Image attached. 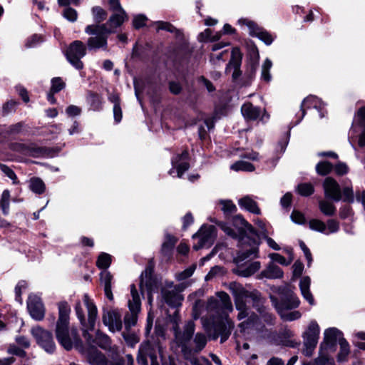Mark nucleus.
Listing matches in <instances>:
<instances>
[{
    "instance_id": "f257e3e1",
    "label": "nucleus",
    "mask_w": 365,
    "mask_h": 365,
    "mask_svg": "<svg viewBox=\"0 0 365 365\" xmlns=\"http://www.w3.org/2000/svg\"><path fill=\"white\" fill-rule=\"evenodd\" d=\"M83 303L87 309L88 320L86 321L85 318L83 306L80 302H76L75 306V312L82 326L84 338L88 341V343L94 341L100 347L105 349H108L110 346V339L108 336L98 330L96 333L95 340H92L91 336L88 333V331L93 330L95 327L98 315L96 306L90 299L88 294H84Z\"/></svg>"
},
{
    "instance_id": "f03ea898",
    "label": "nucleus",
    "mask_w": 365,
    "mask_h": 365,
    "mask_svg": "<svg viewBox=\"0 0 365 365\" xmlns=\"http://www.w3.org/2000/svg\"><path fill=\"white\" fill-rule=\"evenodd\" d=\"M232 293L235 297V304L236 309L239 311L237 319L242 320L249 317L247 321L240 324V327L242 331L252 327L258 320L255 314L249 316L247 304L250 302L252 298V294L245 290L242 286L234 284L230 285Z\"/></svg>"
},
{
    "instance_id": "7ed1b4c3",
    "label": "nucleus",
    "mask_w": 365,
    "mask_h": 365,
    "mask_svg": "<svg viewBox=\"0 0 365 365\" xmlns=\"http://www.w3.org/2000/svg\"><path fill=\"white\" fill-rule=\"evenodd\" d=\"M85 32L88 35L94 36L90 37L87 41V45L89 49H106L108 35L113 33L112 29H108L106 24H92L88 25L85 29Z\"/></svg>"
},
{
    "instance_id": "20e7f679",
    "label": "nucleus",
    "mask_w": 365,
    "mask_h": 365,
    "mask_svg": "<svg viewBox=\"0 0 365 365\" xmlns=\"http://www.w3.org/2000/svg\"><path fill=\"white\" fill-rule=\"evenodd\" d=\"M69 324H65L58 329V326L56 327V336L58 343L66 350H71L74 346H77L81 339L76 328L69 329Z\"/></svg>"
},
{
    "instance_id": "39448f33",
    "label": "nucleus",
    "mask_w": 365,
    "mask_h": 365,
    "mask_svg": "<svg viewBox=\"0 0 365 365\" xmlns=\"http://www.w3.org/2000/svg\"><path fill=\"white\" fill-rule=\"evenodd\" d=\"M130 293L132 299L128 302L130 313L126 314L124 317L125 328L128 331L135 326L138 321V314L140 311V299L135 284L130 285Z\"/></svg>"
},
{
    "instance_id": "423d86ee",
    "label": "nucleus",
    "mask_w": 365,
    "mask_h": 365,
    "mask_svg": "<svg viewBox=\"0 0 365 365\" xmlns=\"http://www.w3.org/2000/svg\"><path fill=\"white\" fill-rule=\"evenodd\" d=\"M320 328L316 321H312L304 333L303 334L304 345L305 346L303 350L304 355L307 356H312L319 339Z\"/></svg>"
},
{
    "instance_id": "0eeeda50",
    "label": "nucleus",
    "mask_w": 365,
    "mask_h": 365,
    "mask_svg": "<svg viewBox=\"0 0 365 365\" xmlns=\"http://www.w3.org/2000/svg\"><path fill=\"white\" fill-rule=\"evenodd\" d=\"M86 54V48L84 43L78 40L72 42L66 53L67 60L73 67L78 70L83 68V63L81 58Z\"/></svg>"
},
{
    "instance_id": "6e6552de",
    "label": "nucleus",
    "mask_w": 365,
    "mask_h": 365,
    "mask_svg": "<svg viewBox=\"0 0 365 365\" xmlns=\"http://www.w3.org/2000/svg\"><path fill=\"white\" fill-rule=\"evenodd\" d=\"M183 290L182 285H173L170 282L162 289L161 293L165 302L170 307H178L182 304L183 296L180 292Z\"/></svg>"
},
{
    "instance_id": "1a4fd4ad",
    "label": "nucleus",
    "mask_w": 365,
    "mask_h": 365,
    "mask_svg": "<svg viewBox=\"0 0 365 365\" xmlns=\"http://www.w3.org/2000/svg\"><path fill=\"white\" fill-rule=\"evenodd\" d=\"M31 333L37 343L48 353H53L56 349L55 343L51 332L39 326L31 329Z\"/></svg>"
},
{
    "instance_id": "9d476101",
    "label": "nucleus",
    "mask_w": 365,
    "mask_h": 365,
    "mask_svg": "<svg viewBox=\"0 0 365 365\" xmlns=\"http://www.w3.org/2000/svg\"><path fill=\"white\" fill-rule=\"evenodd\" d=\"M207 310L219 313L222 310L232 311V304L229 295L220 292L217 293V298L210 297L207 304Z\"/></svg>"
},
{
    "instance_id": "9b49d317",
    "label": "nucleus",
    "mask_w": 365,
    "mask_h": 365,
    "mask_svg": "<svg viewBox=\"0 0 365 365\" xmlns=\"http://www.w3.org/2000/svg\"><path fill=\"white\" fill-rule=\"evenodd\" d=\"M199 238V243L193 246V249L198 250L200 248L209 247L216 237L215 227L212 225L203 226L193 237Z\"/></svg>"
},
{
    "instance_id": "f8f14e48",
    "label": "nucleus",
    "mask_w": 365,
    "mask_h": 365,
    "mask_svg": "<svg viewBox=\"0 0 365 365\" xmlns=\"http://www.w3.org/2000/svg\"><path fill=\"white\" fill-rule=\"evenodd\" d=\"M234 222L235 223L239 222L242 227L237 229V231H235L230 226L225 222L219 223L220 227L229 236L232 238H235L238 236V235H242V232L245 231H248L250 233L255 234V229L249 222H247L242 216L237 215L234 217Z\"/></svg>"
},
{
    "instance_id": "ddd939ff",
    "label": "nucleus",
    "mask_w": 365,
    "mask_h": 365,
    "mask_svg": "<svg viewBox=\"0 0 365 365\" xmlns=\"http://www.w3.org/2000/svg\"><path fill=\"white\" fill-rule=\"evenodd\" d=\"M322 187L326 198L335 202H339L342 199L340 185L333 178H326L323 181Z\"/></svg>"
},
{
    "instance_id": "4468645a",
    "label": "nucleus",
    "mask_w": 365,
    "mask_h": 365,
    "mask_svg": "<svg viewBox=\"0 0 365 365\" xmlns=\"http://www.w3.org/2000/svg\"><path fill=\"white\" fill-rule=\"evenodd\" d=\"M27 307L31 317L34 319L41 321L44 318L45 308L38 296L31 294L27 302Z\"/></svg>"
},
{
    "instance_id": "2eb2a0df",
    "label": "nucleus",
    "mask_w": 365,
    "mask_h": 365,
    "mask_svg": "<svg viewBox=\"0 0 365 365\" xmlns=\"http://www.w3.org/2000/svg\"><path fill=\"white\" fill-rule=\"evenodd\" d=\"M102 321L112 332L119 331L122 329L121 315L117 310H109L103 314Z\"/></svg>"
},
{
    "instance_id": "dca6fc26",
    "label": "nucleus",
    "mask_w": 365,
    "mask_h": 365,
    "mask_svg": "<svg viewBox=\"0 0 365 365\" xmlns=\"http://www.w3.org/2000/svg\"><path fill=\"white\" fill-rule=\"evenodd\" d=\"M239 24L247 26L250 29V34L256 36L264 42L265 44L270 45L272 43L274 40L272 36L267 31L259 28L252 21L247 19H241L239 20Z\"/></svg>"
},
{
    "instance_id": "f3484780",
    "label": "nucleus",
    "mask_w": 365,
    "mask_h": 365,
    "mask_svg": "<svg viewBox=\"0 0 365 365\" xmlns=\"http://www.w3.org/2000/svg\"><path fill=\"white\" fill-rule=\"evenodd\" d=\"M241 112L243 117L247 120H256L257 119L264 120L268 118L265 110H262L258 107L254 106L252 103L247 102L242 105Z\"/></svg>"
},
{
    "instance_id": "a211bd4d",
    "label": "nucleus",
    "mask_w": 365,
    "mask_h": 365,
    "mask_svg": "<svg viewBox=\"0 0 365 365\" xmlns=\"http://www.w3.org/2000/svg\"><path fill=\"white\" fill-rule=\"evenodd\" d=\"M300 304L299 297L292 291H289L287 296L281 299V302L276 305L277 312L282 309L291 310L298 307Z\"/></svg>"
},
{
    "instance_id": "6ab92c4d",
    "label": "nucleus",
    "mask_w": 365,
    "mask_h": 365,
    "mask_svg": "<svg viewBox=\"0 0 365 365\" xmlns=\"http://www.w3.org/2000/svg\"><path fill=\"white\" fill-rule=\"evenodd\" d=\"M242 61V54L240 49L237 47L233 48L232 50V58L229 64L227 66L226 71L230 72L233 69L232 78H237L240 76V66Z\"/></svg>"
},
{
    "instance_id": "aec40b11",
    "label": "nucleus",
    "mask_w": 365,
    "mask_h": 365,
    "mask_svg": "<svg viewBox=\"0 0 365 365\" xmlns=\"http://www.w3.org/2000/svg\"><path fill=\"white\" fill-rule=\"evenodd\" d=\"M188 158L187 151H183L180 155H177L172 160L173 167L177 169V176L181 178L184 172L188 170L189 164L187 162Z\"/></svg>"
},
{
    "instance_id": "412c9836",
    "label": "nucleus",
    "mask_w": 365,
    "mask_h": 365,
    "mask_svg": "<svg viewBox=\"0 0 365 365\" xmlns=\"http://www.w3.org/2000/svg\"><path fill=\"white\" fill-rule=\"evenodd\" d=\"M261 267L260 262L255 261L245 264L238 265L234 272L241 277H247L257 272Z\"/></svg>"
},
{
    "instance_id": "4be33fe9",
    "label": "nucleus",
    "mask_w": 365,
    "mask_h": 365,
    "mask_svg": "<svg viewBox=\"0 0 365 365\" xmlns=\"http://www.w3.org/2000/svg\"><path fill=\"white\" fill-rule=\"evenodd\" d=\"M58 319L56 326H58V329H61L62 326L69 324V314L71 312V307L68 302L63 301L58 303Z\"/></svg>"
},
{
    "instance_id": "5701e85b",
    "label": "nucleus",
    "mask_w": 365,
    "mask_h": 365,
    "mask_svg": "<svg viewBox=\"0 0 365 365\" xmlns=\"http://www.w3.org/2000/svg\"><path fill=\"white\" fill-rule=\"evenodd\" d=\"M311 279L308 276L303 277L299 282V289L303 298L308 302V303L313 306L314 305V299L310 292Z\"/></svg>"
},
{
    "instance_id": "b1692460",
    "label": "nucleus",
    "mask_w": 365,
    "mask_h": 365,
    "mask_svg": "<svg viewBox=\"0 0 365 365\" xmlns=\"http://www.w3.org/2000/svg\"><path fill=\"white\" fill-rule=\"evenodd\" d=\"M147 356H150L153 361L156 356L151 351V344L148 342H143L139 347L137 361L140 365H148Z\"/></svg>"
},
{
    "instance_id": "393cba45",
    "label": "nucleus",
    "mask_w": 365,
    "mask_h": 365,
    "mask_svg": "<svg viewBox=\"0 0 365 365\" xmlns=\"http://www.w3.org/2000/svg\"><path fill=\"white\" fill-rule=\"evenodd\" d=\"M128 20V15L125 11L113 13L107 21V29H112L113 33L115 29L120 26L125 21Z\"/></svg>"
},
{
    "instance_id": "a878e982",
    "label": "nucleus",
    "mask_w": 365,
    "mask_h": 365,
    "mask_svg": "<svg viewBox=\"0 0 365 365\" xmlns=\"http://www.w3.org/2000/svg\"><path fill=\"white\" fill-rule=\"evenodd\" d=\"M341 339H344L342 337V333L338 329L331 327L327 329L324 333V344L326 346H332L335 345L337 340L339 341Z\"/></svg>"
},
{
    "instance_id": "bb28decb",
    "label": "nucleus",
    "mask_w": 365,
    "mask_h": 365,
    "mask_svg": "<svg viewBox=\"0 0 365 365\" xmlns=\"http://www.w3.org/2000/svg\"><path fill=\"white\" fill-rule=\"evenodd\" d=\"M238 204L242 209L255 215H260L261 210L258 207L256 201H255L250 196H245L238 200Z\"/></svg>"
},
{
    "instance_id": "cd10ccee",
    "label": "nucleus",
    "mask_w": 365,
    "mask_h": 365,
    "mask_svg": "<svg viewBox=\"0 0 365 365\" xmlns=\"http://www.w3.org/2000/svg\"><path fill=\"white\" fill-rule=\"evenodd\" d=\"M113 277L110 273L106 270H104L100 274L101 284L103 286L104 292L106 297L112 301L113 300V295L111 290V282Z\"/></svg>"
},
{
    "instance_id": "c85d7f7f",
    "label": "nucleus",
    "mask_w": 365,
    "mask_h": 365,
    "mask_svg": "<svg viewBox=\"0 0 365 365\" xmlns=\"http://www.w3.org/2000/svg\"><path fill=\"white\" fill-rule=\"evenodd\" d=\"M261 275L269 279H280L283 277V271L279 267L270 262L261 272Z\"/></svg>"
},
{
    "instance_id": "c756f323",
    "label": "nucleus",
    "mask_w": 365,
    "mask_h": 365,
    "mask_svg": "<svg viewBox=\"0 0 365 365\" xmlns=\"http://www.w3.org/2000/svg\"><path fill=\"white\" fill-rule=\"evenodd\" d=\"M301 108L302 110V117L305 113V108H315L322 109L323 108V103L320 99L316 96H309L306 98L302 103Z\"/></svg>"
},
{
    "instance_id": "7c9ffc66",
    "label": "nucleus",
    "mask_w": 365,
    "mask_h": 365,
    "mask_svg": "<svg viewBox=\"0 0 365 365\" xmlns=\"http://www.w3.org/2000/svg\"><path fill=\"white\" fill-rule=\"evenodd\" d=\"M88 360L92 365H105L106 364V357L100 351L96 349H92L91 351L87 353Z\"/></svg>"
},
{
    "instance_id": "2f4dec72",
    "label": "nucleus",
    "mask_w": 365,
    "mask_h": 365,
    "mask_svg": "<svg viewBox=\"0 0 365 365\" xmlns=\"http://www.w3.org/2000/svg\"><path fill=\"white\" fill-rule=\"evenodd\" d=\"M319 208L322 213L327 216H333L336 211V208L333 202L326 200L319 201Z\"/></svg>"
},
{
    "instance_id": "473e14b6",
    "label": "nucleus",
    "mask_w": 365,
    "mask_h": 365,
    "mask_svg": "<svg viewBox=\"0 0 365 365\" xmlns=\"http://www.w3.org/2000/svg\"><path fill=\"white\" fill-rule=\"evenodd\" d=\"M29 188L36 194H42L45 191L46 186L41 179L32 178L29 180Z\"/></svg>"
},
{
    "instance_id": "72a5a7b5",
    "label": "nucleus",
    "mask_w": 365,
    "mask_h": 365,
    "mask_svg": "<svg viewBox=\"0 0 365 365\" xmlns=\"http://www.w3.org/2000/svg\"><path fill=\"white\" fill-rule=\"evenodd\" d=\"M258 248L256 246L251 247L249 249L245 248L238 253L235 260L237 263H240L246 258L253 255L255 257L257 256Z\"/></svg>"
},
{
    "instance_id": "f704fd0d",
    "label": "nucleus",
    "mask_w": 365,
    "mask_h": 365,
    "mask_svg": "<svg viewBox=\"0 0 365 365\" xmlns=\"http://www.w3.org/2000/svg\"><path fill=\"white\" fill-rule=\"evenodd\" d=\"M94 21L98 24L103 21L107 17V12L102 7L96 6L91 9Z\"/></svg>"
},
{
    "instance_id": "c9c22d12",
    "label": "nucleus",
    "mask_w": 365,
    "mask_h": 365,
    "mask_svg": "<svg viewBox=\"0 0 365 365\" xmlns=\"http://www.w3.org/2000/svg\"><path fill=\"white\" fill-rule=\"evenodd\" d=\"M278 313L283 320L289 322L299 319L302 317L299 311L284 310L281 309V311Z\"/></svg>"
},
{
    "instance_id": "e433bc0d",
    "label": "nucleus",
    "mask_w": 365,
    "mask_h": 365,
    "mask_svg": "<svg viewBox=\"0 0 365 365\" xmlns=\"http://www.w3.org/2000/svg\"><path fill=\"white\" fill-rule=\"evenodd\" d=\"M230 168L235 171H247V172H252L255 170V166L251 164L250 163L245 162V161H237L235 163H233Z\"/></svg>"
},
{
    "instance_id": "4c0bfd02",
    "label": "nucleus",
    "mask_w": 365,
    "mask_h": 365,
    "mask_svg": "<svg viewBox=\"0 0 365 365\" xmlns=\"http://www.w3.org/2000/svg\"><path fill=\"white\" fill-rule=\"evenodd\" d=\"M194 352L198 353L204 349L207 344V339L205 334L197 333L194 338Z\"/></svg>"
},
{
    "instance_id": "58836bf2",
    "label": "nucleus",
    "mask_w": 365,
    "mask_h": 365,
    "mask_svg": "<svg viewBox=\"0 0 365 365\" xmlns=\"http://www.w3.org/2000/svg\"><path fill=\"white\" fill-rule=\"evenodd\" d=\"M0 205H1L3 214L4 215H8L9 213V205H10V192L8 190H5L2 192Z\"/></svg>"
},
{
    "instance_id": "ea45409f",
    "label": "nucleus",
    "mask_w": 365,
    "mask_h": 365,
    "mask_svg": "<svg viewBox=\"0 0 365 365\" xmlns=\"http://www.w3.org/2000/svg\"><path fill=\"white\" fill-rule=\"evenodd\" d=\"M333 169V165L328 161L319 162L316 165V171L320 175H327L331 173Z\"/></svg>"
},
{
    "instance_id": "a19ab883",
    "label": "nucleus",
    "mask_w": 365,
    "mask_h": 365,
    "mask_svg": "<svg viewBox=\"0 0 365 365\" xmlns=\"http://www.w3.org/2000/svg\"><path fill=\"white\" fill-rule=\"evenodd\" d=\"M195 331V324L192 321H189L185 326L182 335V341L187 342L192 338Z\"/></svg>"
},
{
    "instance_id": "79ce46f5",
    "label": "nucleus",
    "mask_w": 365,
    "mask_h": 365,
    "mask_svg": "<svg viewBox=\"0 0 365 365\" xmlns=\"http://www.w3.org/2000/svg\"><path fill=\"white\" fill-rule=\"evenodd\" d=\"M272 66V63L268 58H267L264 61V62L263 63L262 66L261 78L267 82L270 81V80L272 78V76L269 73V71H270Z\"/></svg>"
},
{
    "instance_id": "37998d69",
    "label": "nucleus",
    "mask_w": 365,
    "mask_h": 365,
    "mask_svg": "<svg viewBox=\"0 0 365 365\" xmlns=\"http://www.w3.org/2000/svg\"><path fill=\"white\" fill-rule=\"evenodd\" d=\"M309 227L311 230L324 234L326 232V224L318 219H312L309 222Z\"/></svg>"
},
{
    "instance_id": "c03bdc74",
    "label": "nucleus",
    "mask_w": 365,
    "mask_h": 365,
    "mask_svg": "<svg viewBox=\"0 0 365 365\" xmlns=\"http://www.w3.org/2000/svg\"><path fill=\"white\" fill-rule=\"evenodd\" d=\"M340 351L338 354V360L340 361H344L349 354V345L344 339H341L339 341Z\"/></svg>"
},
{
    "instance_id": "a18cd8bd",
    "label": "nucleus",
    "mask_w": 365,
    "mask_h": 365,
    "mask_svg": "<svg viewBox=\"0 0 365 365\" xmlns=\"http://www.w3.org/2000/svg\"><path fill=\"white\" fill-rule=\"evenodd\" d=\"M111 263V256L107 253H101L96 262V265L101 269H107Z\"/></svg>"
},
{
    "instance_id": "49530a36",
    "label": "nucleus",
    "mask_w": 365,
    "mask_h": 365,
    "mask_svg": "<svg viewBox=\"0 0 365 365\" xmlns=\"http://www.w3.org/2000/svg\"><path fill=\"white\" fill-rule=\"evenodd\" d=\"M269 257L273 261L278 262L279 264L284 265V266H288L292 262L294 259V257H289L288 259H286L282 255L278 254V253H270L269 255Z\"/></svg>"
},
{
    "instance_id": "de8ad7c7",
    "label": "nucleus",
    "mask_w": 365,
    "mask_h": 365,
    "mask_svg": "<svg viewBox=\"0 0 365 365\" xmlns=\"http://www.w3.org/2000/svg\"><path fill=\"white\" fill-rule=\"evenodd\" d=\"M219 204L222 205L221 210L225 214H231L237 211V207L230 200H221Z\"/></svg>"
},
{
    "instance_id": "09e8293b",
    "label": "nucleus",
    "mask_w": 365,
    "mask_h": 365,
    "mask_svg": "<svg viewBox=\"0 0 365 365\" xmlns=\"http://www.w3.org/2000/svg\"><path fill=\"white\" fill-rule=\"evenodd\" d=\"M122 335L127 344L131 347H133L136 344L139 342L140 339L138 336L134 332H129V330L123 332Z\"/></svg>"
},
{
    "instance_id": "8fccbe9b",
    "label": "nucleus",
    "mask_w": 365,
    "mask_h": 365,
    "mask_svg": "<svg viewBox=\"0 0 365 365\" xmlns=\"http://www.w3.org/2000/svg\"><path fill=\"white\" fill-rule=\"evenodd\" d=\"M177 240L170 235H166L165 241L162 245V251L165 253L170 252L175 246Z\"/></svg>"
},
{
    "instance_id": "3c124183",
    "label": "nucleus",
    "mask_w": 365,
    "mask_h": 365,
    "mask_svg": "<svg viewBox=\"0 0 365 365\" xmlns=\"http://www.w3.org/2000/svg\"><path fill=\"white\" fill-rule=\"evenodd\" d=\"M325 235L336 233L339 230V222L334 219H329L327 221Z\"/></svg>"
},
{
    "instance_id": "603ef678",
    "label": "nucleus",
    "mask_w": 365,
    "mask_h": 365,
    "mask_svg": "<svg viewBox=\"0 0 365 365\" xmlns=\"http://www.w3.org/2000/svg\"><path fill=\"white\" fill-rule=\"evenodd\" d=\"M299 193L302 196H309L314 191V186L311 183H302L297 187Z\"/></svg>"
},
{
    "instance_id": "864d4df0",
    "label": "nucleus",
    "mask_w": 365,
    "mask_h": 365,
    "mask_svg": "<svg viewBox=\"0 0 365 365\" xmlns=\"http://www.w3.org/2000/svg\"><path fill=\"white\" fill-rule=\"evenodd\" d=\"M304 365H334V361L327 356L321 355L313 362L307 363Z\"/></svg>"
},
{
    "instance_id": "5fc2aeb1",
    "label": "nucleus",
    "mask_w": 365,
    "mask_h": 365,
    "mask_svg": "<svg viewBox=\"0 0 365 365\" xmlns=\"http://www.w3.org/2000/svg\"><path fill=\"white\" fill-rule=\"evenodd\" d=\"M153 24L156 26V30L158 31L160 30H165L170 33H174L176 31V29L168 22L159 21L154 22Z\"/></svg>"
},
{
    "instance_id": "6e6d98bb",
    "label": "nucleus",
    "mask_w": 365,
    "mask_h": 365,
    "mask_svg": "<svg viewBox=\"0 0 365 365\" xmlns=\"http://www.w3.org/2000/svg\"><path fill=\"white\" fill-rule=\"evenodd\" d=\"M0 169L8 178H9L13 181L14 184L19 183L16 175L9 167L4 164H0Z\"/></svg>"
},
{
    "instance_id": "4d7b16f0",
    "label": "nucleus",
    "mask_w": 365,
    "mask_h": 365,
    "mask_svg": "<svg viewBox=\"0 0 365 365\" xmlns=\"http://www.w3.org/2000/svg\"><path fill=\"white\" fill-rule=\"evenodd\" d=\"M65 86V83L61 78H53L51 81V92L53 93H58Z\"/></svg>"
},
{
    "instance_id": "13d9d810",
    "label": "nucleus",
    "mask_w": 365,
    "mask_h": 365,
    "mask_svg": "<svg viewBox=\"0 0 365 365\" xmlns=\"http://www.w3.org/2000/svg\"><path fill=\"white\" fill-rule=\"evenodd\" d=\"M196 266L195 264L190 266V267L187 268L184 271L178 273L176 275V278L178 280L181 281L186 279L187 278L190 277L192 275L195 270Z\"/></svg>"
},
{
    "instance_id": "bf43d9fd",
    "label": "nucleus",
    "mask_w": 365,
    "mask_h": 365,
    "mask_svg": "<svg viewBox=\"0 0 365 365\" xmlns=\"http://www.w3.org/2000/svg\"><path fill=\"white\" fill-rule=\"evenodd\" d=\"M343 195V200L348 202H353L354 191L351 187H346L341 191V195Z\"/></svg>"
},
{
    "instance_id": "052dcab7",
    "label": "nucleus",
    "mask_w": 365,
    "mask_h": 365,
    "mask_svg": "<svg viewBox=\"0 0 365 365\" xmlns=\"http://www.w3.org/2000/svg\"><path fill=\"white\" fill-rule=\"evenodd\" d=\"M63 16L68 21L74 22L77 19L78 14L74 9L68 7L63 11Z\"/></svg>"
},
{
    "instance_id": "680f3d73",
    "label": "nucleus",
    "mask_w": 365,
    "mask_h": 365,
    "mask_svg": "<svg viewBox=\"0 0 365 365\" xmlns=\"http://www.w3.org/2000/svg\"><path fill=\"white\" fill-rule=\"evenodd\" d=\"M147 17L144 15L140 14L134 16L133 25L135 29H140L145 25Z\"/></svg>"
},
{
    "instance_id": "e2e57ef3",
    "label": "nucleus",
    "mask_w": 365,
    "mask_h": 365,
    "mask_svg": "<svg viewBox=\"0 0 365 365\" xmlns=\"http://www.w3.org/2000/svg\"><path fill=\"white\" fill-rule=\"evenodd\" d=\"M261 238L264 239L267 242V244L268 245V246L270 248H272V250H280V247L279 246V245L272 238L269 237L268 236V233L265 232V231L262 232V237Z\"/></svg>"
},
{
    "instance_id": "0e129e2a",
    "label": "nucleus",
    "mask_w": 365,
    "mask_h": 365,
    "mask_svg": "<svg viewBox=\"0 0 365 365\" xmlns=\"http://www.w3.org/2000/svg\"><path fill=\"white\" fill-rule=\"evenodd\" d=\"M334 171L338 175H344L349 172V167L344 163H339L334 166Z\"/></svg>"
},
{
    "instance_id": "69168bd1",
    "label": "nucleus",
    "mask_w": 365,
    "mask_h": 365,
    "mask_svg": "<svg viewBox=\"0 0 365 365\" xmlns=\"http://www.w3.org/2000/svg\"><path fill=\"white\" fill-rule=\"evenodd\" d=\"M291 218L293 222L297 224H304L305 222L304 215L297 210H294L291 215Z\"/></svg>"
},
{
    "instance_id": "338daca9",
    "label": "nucleus",
    "mask_w": 365,
    "mask_h": 365,
    "mask_svg": "<svg viewBox=\"0 0 365 365\" xmlns=\"http://www.w3.org/2000/svg\"><path fill=\"white\" fill-rule=\"evenodd\" d=\"M110 10L113 13L125 11L120 4L119 0H109Z\"/></svg>"
},
{
    "instance_id": "774afa93",
    "label": "nucleus",
    "mask_w": 365,
    "mask_h": 365,
    "mask_svg": "<svg viewBox=\"0 0 365 365\" xmlns=\"http://www.w3.org/2000/svg\"><path fill=\"white\" fill-rule=\"evenodd\" d=\"M212 31L210 29H205L199 34L198 38L200 41H212Z\"/></svg>"
}]
</instances>
